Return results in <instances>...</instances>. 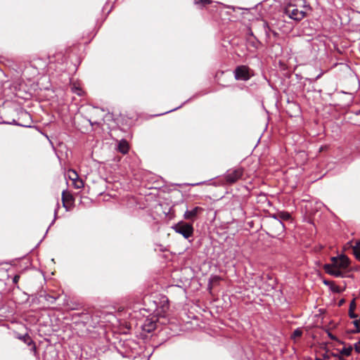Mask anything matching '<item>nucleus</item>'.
I'll use <instances>...</instances> for the list:
<instances>
[{
	"instance_id": "obj_20",
	"label": "nucleus",
	"mask_w": 360,
	"mask_h": 360,
	"mask_svg": "<svg viewBox=\"0 0 360 360\" xmlns=\"http://www.w3.org/2000/svg\"><path fill=\"white\" fill-rule=\"evenodd\" d=\"M69 173H70V175H69L70 179L72 181H75L76 179L79 178L77 173L75 170H70Z\"/></svg>"
},
{
	"instance_id": "obj_29",
	"label": "nucleus",
	"mask_w": 360,
	"mask_h": 360,
	"mask_svg": "<svg viewBox=\"0 0 360 360\" xmlns=\"http://www.w3.org/2000/svg\"><path fill=\"white\" fill-rule=\"evenodd\" d=\"M181 108V106L177 107V108H174V109H172V110H168V111L165 112L164 114L167 113V112H172V111H174V110H176V109H178V108Z\"/></svg>"
},
{
	"instance_id": "obj_24",
	"label": "nucleus",
	"mask_w": 360,
	"mask_h": 360,
	"mask_svg": "<svg viewBox=\"0 0 360 360\" xmlns=\"http://www.w3.org/2000/svg\"><path fill=\"white\" fill-rule=\"evenodd\" d=\"M355 308H356V302H355V300H353L350 302V304H349V311H354Z\"/></svg>"
},
{
	"instance_id": "obj_35",
	"label": "nucleus",
	"mask_w": 360,
	"mask_h": 360,
	"mask_svg": "<svg viewBox=\"0 0 360 360\" xmlns=\"http://www.w3.org/2000/svg\"><path fill=\"white\" fill-rule=\"evenodd\" d=\"M56 214H57V209H55V211H54L55 217H56Z\"/></svg>"
},
{
	"instance_id": "obj_5",
	"label": "nucleus",
	"mask_w": 360,
	"mask_h": 360,
	"mask_svg": "<svg viewBox=\"0 0 360 360\" xmlns=\"http://www.w3.org/2000/svg\"><path fill=\"white\" fill-rule=\"evenodd\" d=\"M18 126L23 127H30L32 124L31 115L29 112L24 110H20L18 112Z\"/></svg>"
},
{
	"instance_id": "obj_2",
	"label": "nucleus",
	"mask_w": 360,
	"mask_h": 360,
	"mask_svg": "<svg viewBox=\"0 0 360 360\" xmlns=\"http://www.w3.org/2000/svg\"><path fill=\"white\" fill-rule=\"evenodd\" d=\"M284 13L286 15H288L290 19H292L296 21H300L302 20L306 14L304 11H300L291 5L287 6L285 8Z\"/></svg>"
},
{
	"instance_id": "obj_19",
	"label": "nucleus",
	"mask_w": 360,
	"mask_h": 360,
	"mask_svg": "<svg viewBox=\"0 0 360 360\" xmlns=\"http://www.w3.org/2000/svg\"><path fill=\"white\" fill-rule=\"evenodd\" d=\"M73 181L74 186L76 188H81L84 187V182L82 179H79V178H77L75 181Z\"/></svg>"
},
{
	"instance_id": "obj_7",
	"label": "nucleus",
	"mask_w": 360,
	"mask_h": 360,
	"mask_svg": "<svg viewBox=\"0 0 360 360\" xmlns=\"http://www.w3.org/2000/svg\"><path fill=\"white\" fill-rule=\"evenodd\" d=\"M323 269L327 274L335 277L342 278L344 276V274L342 273V271L336 266H335L333 263L326 264L323 266Z\"/></svg>"
},
{
	"instance_id": "obj_9",
	"label": "nucleus",
	"mask_w": 360,
	"mask_h": 360,
	"mask_svg": "<svg viewBox=\"0 0 360 360\" xmlns=\"http://www.w3.org/2000/svg\"><path fill=\"white\" fill-rule=\"evenodd\" d=\"M271 231L276 236L281 235L285 231V226L283 222H281L277 219H273L271 223Z\"/></svg>"
},
{
	"instance_id": "obj_25",
	"label": "nucleus",
	"mask_w": 360,
	"mask_h": 360,
	"mask_svg": "<svg viewBox=\"0 0 360 360\" xmlns=\"http://www.w3.org/2000/svg\"><path fill=\"white\" fill-rule=\"evenodd\" d=\"M349 316L351 319H356L357 318V314H356L354 311L349 310Z\"/></svg>"
},
{
	"instance_id": "obj_32",
	"label": "nucleus",
	"mask_w": 360,
	"mask_h": 360,
	"mask_svg": "<svg viewBox=\"0 0 360 360\" xmlns=\"http://www.w3.org/2000/svg\"><path fill=\"white\" fill-rule=\"evenodd\" d=\"M334 292H340V290L338 288V287L333 289Z\"/></svg>"
},
{
	"instance_id": "obj_12",
	"label": "nucleus",
	"mask_w": 360,
	"mask_h": 360,
	"mask_svg": "<svg viewBox=\"0 0 360 360\" xmlns=\"http://www.w3.org/2000/svg\"><path fill=\"white\" fill-rule=\"evenodd\" d=\"M118 150L122 154L127 153L129 150V144L127 141L125 140L120 141V143H118Z\"/></svg>"
},
{
	"instance_id": "obj_36",
	"label": "nucleus",
	"mask_w": 360,
	"mask_h": 360,
	"mask_svg": "<svg viewBox=\"0 0 360 360\" xmlns=\"http://www.w3.org/2000/svg\"><path fill=\"white\" fill-rule=\"evenodd\" d=\"M324 283H325L326 285H328V284H329V282H328V281H324Z\"/></svg>"
},
{
	"instance_id": "obj_14",
	"label": "nucleus",
	"mask_w": 360,
	"mask_h": 360,
	"mask_svg": "<svg viewBox=\"0 0 360 360\" xmlns=\"http://www.w3.org/2000/svg\"><path fill=\"white\" fill-rule=\"evenodd\" d=\"M264 29L265 30L266 35H268V36L269 35L270 32H271L274 36L277 35V32L272 30L271 29V27L269 26L267 22H266V21L264 22Z\"/></svg>"
},
{
	"instance_id": "obj_39",
	"label": "nucleus",
	"mask_w": 360,
	"mask_h": 360,
	"mask_svg": "<svg viewBox=\"0 0 360 360\" xmlns=\"http://www.w3.org/2000/svg\"><path fill=\"white\" fill-rule=\"evenodd\" d=\"M357 114H358V115H360V109H359V112H358Z\"/></svg>"
},
{
	"instance_id": "obj_6",
	"label": "nucleus",
	"mask_w": 360,
	"mask_h": 360,
	"mask_svg": "<svg viewBox=\"0 0 360 360\" xmlns=\"http://www.w3.org/2000/svg\"><path fill=\"white\" fill-rule=\"evenodd\" d=\"M203 208L201 207H195L192 210H187L184 214V218L186 220L194 221L199 214L203 212Z\"/></svg>"
},
{
	"instance_id": "obj_4",
	"label": "nucleus",
	"mask_w": 360,
	"mask_h": 360,
	"mask_svg": "<svg viewBox=\"0 0 360 360\" xmlns=\"http://www.w3.org/2000/svg\"><path fill=\"white\" fill-rule=\"evenodd\" d=\"M234 77L236 80L248 81L251 77L250 68L246 65L238 66L234 70Z\"/></svg>"
},
{
	"instance_id": "obj_15",
	"label": "nucleus",
	"mask_w": 360,
	"mask_h": 360,
	"mask_svg": "<svg viewBox=\"0 0 360 360\" xmlns=\"http://www.w3.org/2000/svg\"><path fill=\"white\" fill-rule=\"evenodd\" d=\"M302 335V330L300 328H298L295 329L293 331V333H292L290 338H291V339H292L293 340L295 341V339L297 338L301 337Z\"/></svg>"
},
{
	"instance_id": "obj_27",
	"label": "nucleus",
	"mask_w": 360,
	"mask_h": 360,
	"mask_svg": "<svg viewBox=\"0 0 360 360\" xmlns=\"http://www.w3.org/2000/svg\"><path fill=\"white\" fill-rule=\"evenodd\" d=\"M353 324L354 325L355 328H359V326H360V323H359V321H358V319H355L353 321Z\"/></svg>"
},
{
	"instance_id": "obj_31",
	"label": "nucleus",
	"mask_w": 360,
	"mask_h": 360,
	"mask_svg": "<svg viewBox=\"0 0 360 360\" xmlns=\"http://www.w3.org/2000/svg\"><path fill=\"white\" fill-rule=\"evenodd\" d=\"M354 333H360V326H359V328H356L355 330H354Z\"/></svg>"
},
{
	"instance_id": "obj_17",
	"label": "nucleus",
	"mask_w": 360,
	"mask_h": 360,
	"mask_svg": "<svg viewBox=\"0 0 360 360\" xmlns=\"http://www.w3.org/2000/svg\"><path fill=\"white\" fill-rule=\"evenodd\" d=\"M44 299L46 300V301H47L50 304H54L57 300V297H54L53 295H44Z\"/></svg>"
},
{
	"instance_id": "obj_10",
	"label": "nucleus",
	"mask_w": 360,
	"mask_h": 360,
	"mask_svg": "<svg viewBox=\"0 0 360 360\" xmlns=\"http://www.w3.org/2000/svg\"><path fill=\"white\" fill-rule=\"evenodd\" d=\"M141 328L146 333H151L156 328V321L152 319H146L141 326Z\"/></svg>"
},
{
	"instance_id": "obj_8",
	"label": "nucleus",
	"mask_w": 360,
	"mask_h": 360,
	"mask_svg": "<svg viewBox=\"0 0 360 360\" xmlns=\"http://www.w3.org/2000/svg\"><path fill=\"white\" fill-rule=\"evenodd\" d=\"M331 259L333 264L340 269H346L349 264V259L345 255H342L340 257H333Z\"/></svg>"
},
{
	"instance_id": "obj_21",
	"label": "nucleus",
	"mask_w": 360,
	"mask_h": 360,
	"mask_svg": "<svg viewBox=\"0 0 360 360\" xmlns=\"http://www.w3.org/2000/svg\"><path fill=\"white\" fill-rule=\"evenodd\" d=\"M168 308H169V307H168V305H167V304H166V305H163V306H162V311H161V312H159V311H158V316H161V317H163V318H164V317L165 316V314L166 313V311L168 309Z\"/></svg>"
},
{
	"instance_id": "obj_3",
	"label": "nucleus",
	"mask_w": 360,
	"mask_h": 360,
	"mask_svg": "<svg viewBox=\"0 0 360 360\" xmlns=\"http://www.w3.org/2000/svg\"><path fill=\"white\" fill-rule=\"evenodd\" d=\"M243 175V169L238 167L229 169L225 174V179L227 182L233 184L236 182L238 179H241Z\"/></svg>"
},
{
	"instance_id": "obj_11",
	"label": "nucleus",
	"mask_w": 360,
	"mask_h": 360,
	"mask_svg": "<svg viewBox=\"0 0 360 360\" xmlns=\"http://www.w3.org/2000/svg\"><path fill=\"white\" fill-rule=\"evenodd\" d=\"M273 219H277L281 222L283 221H288L290 219V214L288 212H279L272 216Z\"/></svg>"
},
{
	"instance_id": "obj_28",
	"label": "nucleus",
	"mask_w": 360,
	"mask_h": 360,
	"mask_svg": "<svg viewBox=\"0 0 360 360\" xmlns=\"http://www.w3.org/2000/svg\"><path fill=\"white\" fill-rule=\"evenodd\" d=\"M19 122L18 120H13L12 122H9L10 124H15V125H18V123Z\"/></svg>"
},
{
	"instance_id": "obj_30",
	"label": "nucleus",
	"mask_w": 360,
	"mask_h": 360,
	"mask_svg": "<svg viewBox=\"0 0 360 360\" xmlns=\"http://www.w3.org/2000/svg\"><path fill=\"white\" fill-rule=\"evenodd\" d=\"M329 337L330 338L331 340H335V338L333 335H332L331 333H329L328 334Z\"/></svg>"
},
{
	"instance_id": "obj_13",
	"label": "nucleus",
	"mask_w": 360,
	"mask_h": 360,
	"mask_svg": "<svg viewBox=\"0 0 360 360\" xmlns=\"http://www.w3.org/2000/svg\"><path fill=\"white\" fill-rule=\"evenodd\" d=\"M354 255L356 258L360 261V240L356 243V245L353 247Z\"/></svg>"
},
{
	"instance_id": "obj_1",
	"label": "nucleus",
	"mask_w": 360,
	"mask_h": 360,
	"mask_svg": "<svg viewBox=\"0 0 360 360\" xmlns=\"http://www.w3.org/2000/svg\"><path fill=\"white\" fill-rule=\"evenodd\" d=\"M175 232L182 235L184 238L188 239L193 234V227L192 224L181 221L173 226Z\"/></svg>"
},
{
	"instance_id": "obj_26",
	"label": "nucleus",
	"mask_w": 360,
	"mask_h": 360,
	"mask_svg": "<svg viewBox=\"0 0 360 360\" xmlns=\"http://www.w3.org/2000/svg\"><path fill=\"white\" fill-rule=\"evenodd\" d=\"M19 279H20V276L19 275H15L13 278V283L16 284L18 282Z\"/></svg>"
},
{
	"instance_id": "obj_34",
	"label": "nucleus",
	"mask_w": 360,
	"mask_h": 360,
	"mask_svg": "<svg viewBox=\"0 0 360 360\" xmlns=\"http://www.w3.org/2000/svg\"><path fill=\"white\" fill-rule=\"evenodd\" d=\"M333 356H335V357H338V359L337 360H340V356L338 354H333Z\"/></svg>"
},
{
	"instance_id": "obj_37",
	"label": "nucleus",
	"mask_w": 360,
	"mask_h": 360,
	"mask_svg": "<svg viewBox=\"0 0 360 360\" xmlns=\"http://www.w3.org/2000/svg\"><path fill=\"white\" fill-rule=\"evenodd\" d=\"M324 359H328V356H326V355H325V356H324Z\"/></svg>"
},
{
	"instance_id": "obj_33",
	"label": "nucleus",
	"mask_w": 360,
	"mask_h": 360,
	"mask_svg": "<svg viewBox=\"0 0 360 360\" xmlns=\"http://www.w3.org/2000/svg\"><path fill=\"white\" fill-rule=\"evenodd\" d=\"M62 199H63V201H64V199H65V191H63V193H62Z\"/></svg>"
},
{
	"instance_id": "obj_16",
	"label": "nucleus",
	"mask_w": 360,
	"mask_h": 360,
	"mask_svg": "<svg viewBox=\"0 0 360 360\" xmlns=\"http://www.w3.org/2000/svg\"><path fill=\"white\" fill-rule=\"evenodd\" d=\"M352 347H343L340 353V354L342 355H344V356H350L351 353H352Z\"/></svg>"
},
{
	"instance_id": "obj_38",
	"label": "nucleus",
	"mask_w": 360,
	"mask_h": 360,
	"mask_svg": "<svg viewBox=\"0 0 360 360\" xmlns=\"http://www.w3.org/2000/svg\"><path fill=\"white\" fill-rule=\"evenodd\" d=\"M54 221H55V219L52 221V222H51V224H53L54 223Z\"/></svg>"
},
{
	"instance_id": "obj_40",
	"label": "nucleus",
	"mask_w": 360,
	"mask_h": 360,
	"mask_svg": "<svg viewBox=\"0 0 360 360\" xmlns=\"http://www.w3.org/2000/svg\"><path fill=\"white\" fill-rule=\"evenodd\" d=\"M315 360H320V359L316 358Z\"/></svg>"
},
{
	"instance_id": "obj_18",
	"label": "nucleus",
	"mask_w": 360,
	"mask_h": 360,
	"mask_svg": "<svg viewBox=\"0 0 360 360\" xmlns=\"http://www.w3.org/2000/svg\"><path fill=\"white\" fill-rule=\"evenodd\" d=\"M72 91L79 96H82L84 93L83 90L79 86L75 85L72 87Z\"/></svg>"
},
{
	"instance_id": "obj_23",
	"label": "nucleus",
	"mask_w": 360,
	"mask_h": 360,
	"mask_svg": "<svg viewBox=\"0 0 360 360\" xmlns=\"http://www.w3.org/2000/svg\"><path fill=\"white\" fill-rule=\"evenodd\" d=\"M354 349L357 353L360 354V338L359 341L354 344Z\"/></svg>"
},
{
	"instance_id": "obj_22",
	"label": "nucleus",
	"mask_w": 360,
	"mask_h": 360,
	"mask_svg": "<svg viewBox=\"0 0 360 360\" xmlns=\"http://www.w3.org/2000/svg\"><path fill=\"white\" fill-rule=\"evenodd\" d=\"M195 4H202L206 5L211 3V0H195Z\"/></svg>"
}]
</instances>
